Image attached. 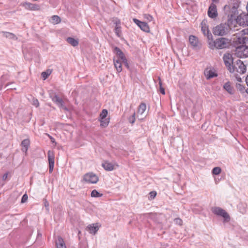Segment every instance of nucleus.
<instances>
[{"label":"nucleus","instance_id":"7ed1b4c3","mask_svg":"<svg viewBox=\"0 0 248 248\" xmlns=\"http://www.w3.org/2000/svg\"><path fill=\"white\" fill-rule=\"evenodd\" d=\"M229 28L232 29L233 28L229 25L228 23L226 24H220L215 27L213 29V33L215 35L223 36L225 35L228 31Z\"/></svg>","mask_w":248,"mask_h":248},{"label":"nucleus","instance_id":"473e14b6","mask_svg":"<svg viewBox=\"0 0 248 248\" xmlns=\"http://www.w3.org/2000/svg\"><path fill=\"white\" fill-rule=\"evenodd\" d=\"M108 115V111L106 109H103L99 115V119H104Z\"/></svg>","mask_w":248,"mask_h":248},{"label":"nucleus","instance_id":"c756f323","mask_svg":"<svg viewBox=\"0 0 248 248\" xmlns=\"http://www.w3.org/2000/svg\"><path fill=\"white\" fill-rule=\"evenodd\" d=\"M91 196L92 197H101L103 196L102 193H100L96 190H93L91 194Z\"/></svg>","mask_w":248,"mask_h":248},{"label":"nucleus","instance_id":"4468645a","mask_svg":"<svg viewBox=\"0 0 248 248\" xmlns=\"http://www.w3.org/2000/svg\"><path fill=\"white\" fill-rule=\"evenodd\" d=\"M202 31L203 32V33L206 35L208 40V41L209 40L211 39V38H213V36L211 34V33L210 32V31L208 30V27L206 26L205 23L203 22H202Z\"/></svg>","mask_w":248,"mask_h":248},{"label":"nucleus","instance_id":"72a5a7b5","mask_svg":"<svg viewBox=\"0 0 248 248\" xmlns=\"http://www.w3.org/2000/svg\"><path fill=\"white\" fill-rule=\"evenodd\" d=\"M236 88L241 93H243L245 92V88L243 85L239 83L236 84Z\"/></svg>","mask_w":248,"mask_h":248},{"label":"nucleus","instance_id":"f3484780","mask_svg":"<svg viewBox=\"0 0 248 248\" xmlns=\"http://www.w3.org/2000/svg\"><path fill=\"white\" fill-rule=\"evenodd\" d=\"M204 74L207 79H210L214 77H217V75L213 70H206L204 72Z\"/></svg>","mask_w":248,"mask_h":248},{"label":"nucleus","instance_id":"1a4fd4ad","mask_svg":"<svg viewBox=\"0 0 248 248\" xmlns=\"http://www.w3.org/2000/svg\"><path fill=\"white\" fill-rule=\"evenodd\" d=\"M146 109V105L145 103H142L139 106L137 113V116L140 121H142L146 117L145 111Z\"/></svg>","mask_w":248,"mask_h":248},{"label":"nucleus","instance_id":"2eb2a0df","mask_svg":"<svg viewBox=\"0 0 248 248\" xmlns=\"http://www.w3.org/2000/svg\"><path fill=\"white\" fill-rule=\"evenodd\" d=\"M100 225L98 223H93L89 225L87 229L90 233L95 234L99 229Z\"/></svg>","mask_w":248,"mask_h":248},{"label":"nucleus","instance_id":"6e6d98bb","mask_svg":"<svg viewBox=\"0 0 248 248\" xmlns=\"http://www.w3.org/2000/svg\"><path fill=\"white\" fill-rule=\"evenodd\" d=\"M245 92L248 94V89L247 90H245Z\"/></svg>","mask_w":248,"mask_h":248},{"label":"nucleus","instance_id":"2f4dec72","mask_svg":"<svg viewBox=\"0 0 248 248\" xmlns=\"http://www.w3.org/2000/svg\"><path fill=\"white\" fill-rule=\"evenodd\" d=\"M221 171V169L219 167H216L213 168L212 170V172L214 175H218L220 173Z\"/></svg>","mask_w":248,"mask_h":248},{"label":"nucleus","instance_id":"8fccbe9b","mask_svg":"<svg viewBox=\"0 0 248 248\" xmlns=\"http://www.w3.org/2000/svg\"><path fill=\"white\" fill-rule=\"evenodd\" d=\"M52 73V70L50 69H47V77L51 74Z\"/></svg>","mask_w":248,"mask_h":248},{"label":"nucleus","instance_id":"de8ad7c7","mask_svg":"<svg viewBox=\"0 0 248 248\" xmlns=\"http://www.w3.org/2000/svg\"><path fill=\"white\" fill-rule=\"evenodd\" d=\"M236 80H237V81H238L239 82H242V79H241V78L236 77Z\"/></svg>","mask_w":248,"mask_h":248},{"label":"nucleus","instance_id":"864d4df0","mask_svg":"<svg viewBox=\"0 0 248 248\" xmlns=\"http://www.w3.org/2000/svg\"><path fill=\"white\" fill-rule=\"evenodd\" d=\"M246 82L247 83V86H248V75L246 78Z\"/></svg>","mask_w":248,"mask_h":248},{"label":"nucleus","instance_id":"e433bc0d","mask_svg":"<svg viewBox=\"0 0 248 248\" xmlns=\"http://www.w3.org/2000/svg\"><path fill=\"white\" fill-rule=\"evenodd\" d=\"M114 52L116 53V54L118 56L120 55L121 53L123 52L121 50V49L118 47H115L114 48Z\"/></svg>","mask_w":248,"mask_h":248},{"label":"nucleus","instance_id":"aec40b11","mask_svg":"<svg viewBox=\"0 0 248 248\" xmlns=\"http://www.w3.org/2000/svg\"><path fill=\"white\" fill-rule=\"evenodd\" d=\"M30 141L29 139H25L21 142L22 150L25 153L27 152L30 145Z\"/></svg>","mask_w":248,"mask_h":248},{"label":"nucleus","instance_id":"58836bf2","mask_svg":"<svg viewBox=\"0 0 248 248\" xmlns=\"http://www.w3.org/2000/svg\"><path fill=\"white\" fill-rule=\"evenodd\" d=\"M144 18L147 19L148 21H151L153 19V17L151 16H150L149 15H147V14L144 15Z\"/></svg>","mask_w":248,"mask_h":248},{"label":"nucleus","instance_id":"f8f14e48","mask_svg":"<svg viewBox=\"0 0 248 248\" xmlns=\"http://www.w3.org/2000/svg\"><path fill=\"white\" fill-rule=\"evenodd\" d=\"M52 101L55 103L60 108L63 110H68V108L64 105V102L62 98L57 95H55L52 97Z\"/></svg>","mask_w":248,"mask_h":248},{"label":"nucleus","instance_id":"0eeeda50","mask_svg":"<svg viewBox=\"0 0 248 248\" xmlns=\"http://www.w3.org/2000/svg\"><path fill=\"white\" fill-rule=\"evenodd\" d=\"M234 45L236 48V46H239L240 45H244L247 42H248V39L246 37H244L241 31L239 33L236 34V36L233 38Z\"/></svg>","mask_w":248,"mask_h":248},{"label":"nucleus","instance_id":"cd10ccee","mask_svg":"<svg viewBox=\"0 0 248 248\" xmlns=\"http://www.w3.org/2000/svg\"><path fill=\"white\" fill-rule=\"evenodd\" d=\"M60 18L57 16H53L50 19V22L53 24H58L60 23Z\"/></svg>","mask_w":248,"mask_h":248},{"label":"nucleus","instance_id":"603ef678","mask_svg":"<svg viewBox=\"0 0 248 248\" xmlns=\"http://www.w3.org/2000/svg\"><path fill=\"white\" fill-rule=\"evenodd\" d=\"M118 21H120V20L119 19H116L115 21H114V24H116V26L118 24Z\"/></svg>","mask_w":248,"mask_h":248},{"label":"nucleus","instance_id":"f704fd0d","mask_svg":"<svg viewBox=\"0 0 248 248\" xmlns=\"http://www.w3.org/2000/svg\"><path fill=\"white\" fill-rule=\"evenodd\" d=\"M135 113H134L128 119L129 123L132 124H133L135 121Z\"/></svg>","mask_w":248,"mask_h":248},{"label":"nucleus","instance_id":"49530a36","mask_svg":"<svg viewBox=\"0 0 248 248\" xmlns=\"http://www.w3.org/2000/svg\"><path fill=\"white\" fill-rule=\"evenodd\" d=\"M158 80L160 87H162V84L160 77H158Z\"/></svg>","mask_w":248,"mask_h":248},{"label":"nucleus","instance_id":"4be33fe9","mask_svg":"<svg viewBox=\"0 0 248 248\" xmlns=\"http://www.w3.org/2000/svg\"><path fill=\"white\" fill-rule=\"evenodd\" d=\"M223 88L230 94H233V90L232 87L231 86V83L230 82L225 83L223 85Z\"/></svg>","mask_w":248,"mask_h":248},{"label":"nucleus","instance_id":"a18cd8bd","mask_svg":"<svg viewBox=\"0 0 248 248\" xmlns=\"http://www.w3.org/2000/svg\"><path fill=\"white\" fill-rule=\"evenodd\" d=\"M151 197H152L153 198L156 196V193L154 192H150Z\"/></svg>","mask_w":248,"mask_h":248},{"label":"nucleus","instance_id":"a19ab883","mask_svg":"<svg viewBox=\"0 0 248 248\" xmlns=\"http://www.w3.org/2000/svg\"><path fill=\"white\" fill-rule=\"evenodd\" d=\"M47 137H48L50 139L51 142L53 144V146H55L56 144V142H55V139L52 136L48 134H47Z\"/></svg>","mask_w":248,"mask_h":248},{"label":"nucleus","instance_id":"a211bd4d","mask_svg":"<svg viewBox=\"0 0 248 248\" xmlns=\"http://www.w3.org/2000/svg\"><path fill=\"white\" fill-rule=\"evenodd\" d=\"M23 6L28 10H37L39 9V6L29 2H25L23 4Z\"/></svg>","mask_w":248,"mask_h":248},{"label":"nucleus","instance_id":"3c124183","mask_svg":"<svg viewBox=\"0 0 248 248\" xmlns=\"http://www.w3.org/2000/svg\"><path fill=\"white\" fill-rule=\"evenodd\" d=\"M34 104L36 106V107H38L39 105V103L37 100H36L35 101H34Z\"/></svg>","mask_w":248,"mask_h":248},{"label":"nucleus","instance_id":"f257e3e1","mask_svg":"<svg viewBox=\"0 0 248 248\" xmlns=\"http://www.w3.org/2000/svg\"><path fill=\"white\" fill-rule=\"evenodd\" d=\"M224 10L226 14L228 15V24L230 26L234 28L236 24L240 26H248V14H242L235 18L237 9L233 6L231 8L230 6L225 5Z\"/></svg>","mask_w":248,"mask_h":248},{"label":"nucleus","instance_id":"ea45409f","mask_svg":"<svg viewBox=\"0 0 248 248\" xmlns=\"http://www.w3.org/2000/svg\"><path fill=\"white\" fill-rule=\"evenodd\" d=\"M174 222L176 224H178L179 225H182V223H183V221L180 218H175L174 219Z\"/></svg>","mask_w":248,"mask_h":248},{"label":"nucleus","instance_id":"9b49d317","mask_svg":"<svg viewBox=\"0 0 248 248\" xmlns=\"http://www.w3.org/2000/svg\"><path fill=\"white\" fill-rule=\"evenodd\" d=\"M208 16L212 18H216L217 16V6L213 3H211L208 11Z\"/></svg>","mask_w":248,"mask_h":248},{"label":"nucleus","instance_id":"9d476101","mask_svg":"<svg viewBox=\"0 0 248 248\" xmlns=\"http://www.w3.org/2000/svg\"><path fill=\"white\" fill-rule=\"evenodd\" d=\"M133 21L143 31L146 32H149L150 31V28L147 23L140 21L139 20L136 18L133 19Z\"/></svg>","mask_w":248,"mask_h":248},{"label":"nucleus","instance_id":"20e7f679","mask_svg":"<svg viewBox=\"0 0 248 248\" xmlns=\"http://www.w3.org/2000/svg\"><path fill=\"white\" fill-rule=\"evenodd\" d=\"M212 212L216 215L222 217L224 222H228L230 220L229 215L224 210L219 207H214L212 208Z\"/></svg>","mask_w":248,"mask_h":248},{"label":"nucleus","instance_id":"c85d7f7f","mask_svg":"<svg viewBox=\"0 0 248 248\" xmlns=\"http://www.w3.org/2000/svg\"><path fill=\"white\" fill-rule=\"evenodd\" d=\"M238 209L240 213L244 214L247 212V205L245 204L241 203L238 205Z\"/></svg>","mask_w":248,"mask_h":248},{"label":"nucleus","instance_id":"f03ea898","mask_svg":"<svg viewBox=\"0 0 248 248\" xmlns=\"http://www.w3.org/2000/svg\"><path fill=\"white\" fill-rule=\"evenodd\" d=\"M209 47L212 49H223L228 47L230 45V41L225 38L217 39L214 41L213 38L208 41Z\"/></svg>","mask_w":248,"mask_h":248},{"label":"nucleus","instance_id":"a878e982","mask_svg":"<svg viewBox=\"0 0 248 248\" xmlns=\"http://www.w3.org/2000/svg\"><path fill=\"white\" fill-rule=\"evenodd\" d=\"M67 41L73 46H76L78 44V40L72 37H68L67 38Z\"/></svg>","mask_w":248,"mask_h":248},{"label":"nucleus","instance_id":"37998d69","mask_svg":"<svg viewBox=\"0 0 248 248\" xmlns=\"http://www.w3.org/2000/svg\"><path fill=\"white\" fill-rule=\"evenodd\" d=\"M42 77L43 78V79L45 80L46 78V72H43L42 73Z\"/></svg>","mask_w":248,"mask_h":248},{"label":"nucleus","instance_id":"ddd939ff","mask_svg":"<svg viewBox=\"0 0 248 248\" xmlns=\"http://www.w3.org/2000/svg\"><path fill=\"white\" fill-rule=\"evenodd\" d=\"M48 159L49 162V171L51 173L52 172L54 166V156L53 153L50 151L47 153Z\"/></svg>","mask_w":248,"mask_h":248},{"label":"nucleus","instance_id":"423d86ee","mask_svg":"<svg viewBox=\"0 0 248 248\" xmlns=\"http://www.w3.org/2000/svg\"><path fill=\"white\" fill-rule=\"evenodd\" d=\"M223 59L225 65L228 67L230 72L232 73L234 72V66L232 65L233 63V58L232 54L228 53L224 54Z\"/></svg>","mask_w":248,"mask_h":248},{"label":"nucleus","instance_id":"4c0bfd02","mask_svg":"<svg viewBox=\"0 0 248 248\" xmlns=\"http://www.w3.org/2000/svg\"><path fill=\"white\" fill-rule=\"evenodd\" d=\"M118 57V60H120V61H124L126 59V58L124 55V54L122 52L120 55L117 56Z\"/></svg>","mask_w":248,"mask_h":248},{"label":"nucleus","instance_id":"c03bdc74","mask_svg":"<svg viewBox=\"0 0 248 248\" xmlns=\"http://www.w3.org/2000/svg\"><path fill=\"white\" fill-rule=\"evenodd\" d=\"M160 92L162 94H165V90L162 87H160Z\"/></svg>","mask_w":248,"mask_h":248},{"label":"nucleus","instance_id":"412c9836","mask_svg":"<svg viewBox=\"0 0 248 248\" xmlns=\"http://www.w3.org/2000/svg\"><path fill=\"white\" fill-rule=\"evenodd\" d=\"M122 61H120V60H115L114 59V64L115 66V67L116 68L117 72L118 73L121 72L122 71Z\"/></svg>","mask_w":248,"mask_h":248},{"label":"nucleus","instance_id":"5fc2aeb1","mask_svg":"<svg viewBox=\"0 0 248 248\" xmlns=\"http://www.w3.org/2000/svg\"><path fill=\"white\" fill-rule=\"evenodd\" d=\"M213 2L215 3H218L219 1V0H212Z\"/></svg>","mask_w":248,"mask_h":248},{"label":"nucleus","instance_id":"393cba45","mask_svg":"<svg viewBox=\"0 0 248 248\" xmlns=\"http://www.w3.org/2000/svg\"><path fill=\"white\" fill-rule=\"evenodd\" d=\"M57 248H66L63 240L61 237H59L56 242Z\"/></svg>","mask_w":248,"mask_h":248},{"label":"nucleus","instance_id":"39448f33","mask_svg":"<svg viewBox=\"0 0 248 248\" xmlns=\"http://www.w3.org/2000/svg\"><path fill=\"white\" fill-rule=\"evenodd\" d=\"M235 55L239 58H245L248 57V46L240 45L236 46L235 50Z\"/></svg>","mask_w":248,"mask_h":248},{"label":"nucleus","instance_id":"7c9ffc66","mask_svg":"<svg viewBox=\"0 0 248 248\" xmlns=\"http://www.w3.org/2000/svg\"><path fill=\"white\" fill-rule=\"evenodd\" d=\"M2 33H3V35L4 36H5L6 37L10 38L11 39H14L16 37V35L13 33L6 32V31H3Z\"/></svg>","mask_w":248,"mask_h":248},{"label":"nucleus","instance_id":"c9c22d12","mask_svg":"<svg viewBox=\"0 0 248 248\" xmlns=\"http://www.w3.org/2000/svg\"><path fill=\"white\" fill-rule=\"evenodd\" d=\"M28 199V197L27 194H25L23 195V196L22 197L21 202L22 203L26 202Z\"/></svg>","mask_w":248,"mask_h":248},{"label":"nucleus","instance_id":"79ce46f5","mask_svg":"<svg viewBox=\"0 0 248 248\" xmlns=\"http://www.w3.org/2000/svg\"><path fill=\"white\" fill-rule=\"evenodd\" d=\"M122 62L124 64L125 66L127 68H129V65H128V63L127 62V59H125L124 60L122 61Z\"/></svg>","mask_w":248,"mask_h":248},{"label":"nucleus","instance_id":"dca6fc26","mask_svg":"<svg viewBox=\"0 0 248 248\" xmlns=\"http://www.w3.org/2000/svg\"><path fill=\"white\" fill-rule=\"evenodd\" d=\"M115 165L108 161H106L102 163V167L108 171H111L115 169Z\"/></svg>","mask_w":248,"mask_h":248},{"label":"nucleus","instance_id":"6e6552de","mask_svg":"<svg viewBox=\"0 0 248 248\" xmlns=\"http://www.w3.org/2000/svg\"><path fill=\"white\" fill-rule=\"evenodd\" d=\"M83 180L90 184H96L99 180L98 177L93 172H88L83 176Z\"/></svg>","mask_w":248,"mask_h":248},{"label":"nucleus","instance_id":"5701e85b","mask_svg":"<svg viewBox=\"0 0 248 248\" xmlns=\"http://www.w3.org/2000/svg\"><path fill=\"white\" fill-rule=\"evenodd\" d=\"M121 24V21H118V24H117L116 26H115V29H114V31L116 34V35L118 37H121L122 36V30H121V27L120 26Z\"/></svg>","mask_w":248,"mask_h":248},{"label":"nucleus","instance_id":"09e8293b","mask_svg":"<svg viewBox=\"0 0 248 248\" xmlns=\"http://www.w3.org/2000/svg\"><path fill=\"white\" fill-rule=\"evenodd\" d=\"M7 176H8L7 173L4 174L3 176V179L5 180L7 178Z\"/></svg>","mask_w":248,"mask_h":248},{"label":"nucleus","instance_id":"6ab92c4d","mask_svg":"<svg viewBox=\"0 0 248 248\" xmlns=\"http://www.w3.org/2000/svg\"><path fill=\"white\" fill-rule=\"evenodd\" d=\"M236 65L238 66L239 69H237L238 72L244 73L246 72V67L241 61L238 60L236 62Z\"/></svg>","mask_w":248,"mask_h":248},{"label":"nucleus","instance_id":"bb28decb","mask_svg":"<svg viewBox=\"0 0 248 248\" xmlns=\"http://www.w3.org/2000/svg\"><path fill=\"white\" fill-rule=\"evenodd\" d=\"M99 121L100 122V125L102 127H107L109 123V118H106L104 119H99Z\"/></svg>","mask_w":248,"mask_h":248},{"label":"nucleus","instance_id":"b1692460","mask_svg":"<svg viewBox=\"0 0 248 248\" xmlns=\"http://www.w3.org/2000/svg\"><path fill=\"white\" fill-rule=\"evenodd\" d=\"M189 41L190 44L194 47L198 46V38L193 35H190L189 37Z\"/></svg>","mask_w":248,"mask_h":248}]
</instances>
